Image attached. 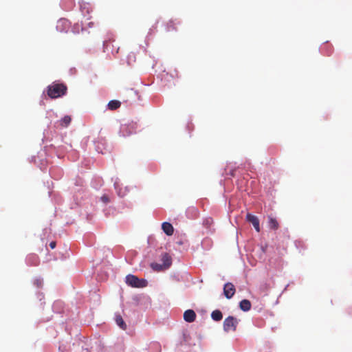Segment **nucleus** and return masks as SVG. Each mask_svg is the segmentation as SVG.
I'll list each match as a JSON object with an SVG mask.
<instances>
[{"label":"nucleus","instance_id":"obj_4","mask_svg":"<svg viewBox=\"0 0 352 352\" xmlns=\"http://www.w3.org/2000/svg\"><path fill=\"white\" fill-rule=\"evenodd\" d=\"M234 285L231 283H227L223 287V294L228 299H230L235 294Z\"/></svg>","mask_w":352,"mask_h":352},{"label":"nucleus","instance_id":"obj_17","mask_svg":"<svg viewBox=\"0 0 352 352\" xmlns=\"http://www.w3.org/2000/svg\"><path fill=\"white\" fill-rule=\"evenodd\" d=\"M179 24V23H175L173 20H170L167 24H166V29L168 31H172V30H177V25Z\"/></svg>","mask_w":352,"mask_h":352},{"label":"nucleus","instance_id":"obj_14","mask_svg":"<svg viewBox=\"0 0 352 352\" xmlns=\"http://www.w3.org/2000/svg\"><path fill=\"white\" fill-rule=\"evenodd\" d=\"M27 260L28 263H30L32 265H37L39 263L38 256L35 254H31L28 256Z\"/></svg>","mask_w":352,"mask_h":352},{"label":"nucleus","instance_id":"obj_3","mask_svg":"<svg viewBox=\"0 0 352 352\" xmlns=\"http://www.w3.org/2000/svg\"><path fill=\"white\" fill-rule=\"evenodd\" d=\"M238 325V320L233 316L227 317L223 324V330L226 332L235 331Z\"/></svg>","mask_w":352,"mask_h":352},{"label":"nucleus","instance_id":"obj_20","mask_svg":"<svg viewBox=\"0 0 352 352\" xmlns=\"http://www.w3.org/2000/svg\"><path fill=\"white\" fill-rule=\"evenodd\" d=\"M50 247L52 248V249H54L56 247V242L55 241H52L50 243Z\"/></svg>","mask_w":352,"mask_h":352},{"label":"nucleus","instance_id":"obj_10","mask_svg":"<svg viewBox=\"0 0 352 352\" xmlns=\"http://www.w3.org/2000/svg\"><path fill=\"white\" fill-rule=\"evenodd\" d=\"M268 226L270 229L276 230L279 228L278 221L272 216L268 217Z\"/></svg>","mask_w":352,"mask_h":352},{"label":"nucleus","instance_id":"obj_5","mask_svg":"<svg viewBox=\"0 0 352 352\" xmlns=\"http://www.w3.org/2000/svg\"><path fill=\"white\" fill-rule=\"evenodd\" d=\"M246 220L253 225L254 229L257 232H260L259 220L256 216L248 213L246 215Z\"/></svg>","mask_w":352,"mask_h":352},{"label":"nucleus","instance_id":"obj_18","mask_svg":"<svg viewBox=\"0 0 352 352\" xmlns=\"http://www.w3.org/2000/svg\"><path fill=\"white\" fill-rule=\"evenodd\" d=\"M151 267L153 270L157 272H160L165 269L162 264H158L156 263H151Z\"/></svg>","mask_w":352,"mask_h":352},{"label":"nucleus","instance_id":"obj_2","mask_svg":"<svg viewBox=\"0 0 352 352\" xmlns=\"http://www.w3.org/2000/svg\"><path fill=\"white\" fill-rule=\"evenodd\" d=\"M126 283L132 287L137 288H143L147 285V281L145 279H140L132 274H129L126 276Z\"/></svg>","mask_w":352,"mask_h":352},{"label":"nucleus","instance_id":"obj_12","mask_svg":"<svg viewBox=\"0 0 352 352\" xmlns=\"http://www.w3.org/2000/svg\"><path fill=\"white\" fill-rule=\"evenodd\" d=\"M211 318L214 321L219 322L222 320L223 314L220 310L216 309L211 313Z\"/></svg>","mask_w":352,"mask_h":352},{"label":"nucleus","instance_id":"obj_16","mask_svg":"<svg viewBox=\"0 0 352 352\" xmlns=\"http://www.w3.org/2000/svg\"><path fill=\"white\" fill-rule=\"evenodd\" d=\"M116 322L117 324L122 329L125 330L126 329V325L125 322H124L121 316H116Z\"/></svg>","mask_w":352,"mask_h":352},{"label":"nucleus","instance_id":"obj_8","mask_svg":"<svg viewBox=\"0 0 352 352\" xmlns=\"http://www.w3.org/2000/svg\"><path fill=\"white\" fill-rule=\"evenodd\" d=\"M162 228L168 236H171L173 234L174 228L170 223L164 222L162 225Z\"/></svg>","mask_w":352,"mask_h":352},{"label":"nucleus","instance_id":"obj_9","mask_svg":"<svg viewBox=\"0 0 352 352\" xmlns=\"http://www.w3.org/2000/svg\"><path fill=\"white\" fill-rule=\"evenodd\" d=\"M162 261L163 262V264L162 265L165 269L168 268L172 263L171 257L167 253H164L162 255Z\"/></svg>","mask_w":352,"mask_h":352},{"label":"nucleus","instance_id":"obj_7","mask_svg":"<svg viewBox=\"0 0 352 352\" xmlns=\"http://www.w3.org/2000/svg\"><path fill=\"white\" fill-rule=\"evenodd\" d=\"M196 314L192 309H188L184 313V319L186 322H192L196 319Z\"/></svg>","mask_w":352,"mask_h":352},{"label":"nucleus","instance_id":"obj_6","mask_svg":"<svg viewBox=\"0 0 352 352\" xmlns=\"http://www.w3.org/2000/svg\"><path fill=\"white\" fill-rule=\"evenodd\" d=\"M69 28V23L66 19H60L57 22L56 29L60 32H67Z\"/></svg>","mask_w":352,"mask_h":352},{"label":"nucleus","instance_id":"obj_13","mask_svg":"<svg viewBox=\"0 0 352 352\" xmlns=\"http://www.w3.org/2000/svg\"><path fill=\"white\" fill-rule=\"evenodd\" d=\"M72 121V118L69 116H65L60 120H59V124L62 127H67Z\"/></svg>","mask_w":352,"mask_h":352},{"label":"nucleus","instance_id":"obj_11","mask_svg":"<svg viewBox=\"0 0 352 352\" xmlns=\"http://www.w3.org/2000/svg\"><path fill=\"white\" fill-rule=\"evenodd\" d=\"M251 302L250 300L244 299L239 303L240 309L244 311H248L251 309Z\"/></svg>","mask_w":352,"mask_h":352},{"label":"nucleus","instance_id":"obj_19","mask_svg":"<svg viewBox=\"0 0 352 352\" xmlns=\"http://www.w3.org/2000/svg\"><path fill=\"white\" fill-rule=\"evenodd\" d=\"M101 200H102L104 203H105V204H107V203L109 202V197H108L107 195H103V196H102V197H101Z\"/></svg>","mask_w":352,"mask_h":352},{"label":"nucleus","instance_id":"obj_21","mask_svg":"<svg viewBox=\"0 0 352 352\" xmlns=\"http://www.w3.org/2000/svg\"><path fill=\"white\" fill-rule=\"evenodd\" d=\"M127 129V126H123L122 127V132L123 133V135H125L126 134L124 133V131Z\"/></svg>","mask_w":352,"mask_h":352},{"label":"nucleus","instance_id":"obj_1","mask_svg":"<svg viewBox=\"0 0 352 352\" xmlns=\"http://www.w3.org/2000/svg\"><path fill=\"white\" fill-rule=\"evenodd\" d=\"M67 86L63 83L53 82L47 87V95L51 98H57L66 94Z\"/></svg>","mask_w":352,"mask_h":352},{"label":"nucleus","instance_id":"obj_15","mask_svg":"<svg viewBox=\"0 0 352 352\" xmlns=\"http://www.w3.org/2000/svg\"><path fill=\"white\" fill-rule=\"evenodd\" d=\"M121 105V102L118 100H111L108 103V108L111 110H116Z\"/></svg>","mask_w":352,"mask_h":352}]
</instances>
